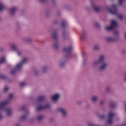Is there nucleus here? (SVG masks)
<instances>
[{
    "mask_svg": "<svg viewBox=\"0 0 126 126\" xmlns=\"http://www.w3.org/2000/svg\"><path fill=\"white\" fill-rule=\"evenodd\" d=\"M114 116L115 114L112 113H109L107 118L108 124H109V125H112V124H113V119H114Z\"/></svg>",
    "mask_w": 126,
    "mask_h": 126,
    "instance_id": "7ed1b4c3",
    "label": "nucleus"
},
{
    "mask_svg": "<svg viewBox=\"0 0 126 126\" xmlns=\"http://www.w3.org/2000/svg\"><path fill=\"white\" fill-rule=\"evenodd\" d=\"M0 78H1L2 79H4V78H5V77L4 76H1Z\"/></svg>",
    "mask_w": 126,
    "mask_h": 126,
    "instance_id": "f704fd0d",
    "label": "nucleus"
},
{
    "mask_svg": "<svg viewBox=\"0 0 126 126\" xmlns=\"http://www.w3.org/2000/svg\"><path fill=\"white\" fill-rule=\"evenodd\" d=\"M86 36V34H85V33L83 32L82 35H81V36H80V39L83 40V39H84V38H85Z\"/></svg>",
    "mask_w": 126,
    "mask_h": 126,
    "instance_id": "6ab92c4d",
    "label": "nucleus"
},
{
    "mask_svg": "<svg viewBox=\"0 0 126 126\" xmlns=\"http://www.w3.org/2000/svg\"><path fill=\"white\" fill-rule=\"evenodd\" d=\"M117 26H118V23H117V22L115 20H112L111 21V26L108 27H106L105 29L108 31H109V30H113L114 29V27H117Z\"/></svg>",
    "mask_w": 126,
    "mask_h": 126,
    "instance_id": "f03ea898",
    "label": "nucleus"
},
{
    "mask_svg": "<svg viewBox=\"0 0 126 126\" xmlns=\"http://www.w3.org/2000/svg\"><path fill=\"white\" fill-rule=\"evenodd\" d=\"M43 119H44V116L42 115L38 116L37 118V121H41Z\"/></svg>",
    "mask_w": 126,
    "mask_h": 126,
    "instance_id": "412c9836",
    "label": "nucleus"
},
{
    "mask_svg": "<svg viewBox=\"0 0 126 126\" xmlns=\"http://www.w3.org/2000/svg\"><path fill=\"white\" fill-rule=\"evenodd\" d=\"M119 0V3L120 5H122V4H123V0Z\"/></svg>",
    "mask_w": 126,
    "mask_h": 126,
    "instance_id": "c756f323",
    "label": "nucleus"
},
{
    "mask_svg": "<svg viewBox=\"0 0 126 126\" xmlns=\"http://www.w3.org/2000/svg\"><path fill=\"white\" fill-rule=\"evenodd\" d=\"M15 72H16L15 70H13L11 72V74H15Z\"/></svg>",
    "mask_w": 126,
    "mask_h": 126,
    "instance_id": "7c9ffc66",
    "label": "nucleus"
},
{
    "mask_svg": "<svg viewBox=\"0 0 126 126\" xmlns=\"http://www.w3.org/2000/svg\"><path fill=\"white\" fill-rule=\"evenodd\" d=\"M107 40L108 42H114V41H115V38H112V37H109V38H107Z\"/></svg>",
    "mask_w": 126,
    "mask_h": 126,
    "instance_id": "aec40b11",
    "label": "nucleus"
},
{
    "mask_svg": "<svg viewBox=\"0 0 126 126\" xmlns=\"http://www.w3.org/2000/svg\"><path fill=\"white\" fill-rule=\"evenodd\" d=\"M15 11H16V8L12 7L11 9V12L12 14H14V13H15Z\"/></svg>",
    "mask_w": 126,
    "mask_h": 126,
    "instance_id": "f3484780",
    "label": "nucleus"
},
{
    "mask_svg": "<svg viewBox=\"0 0 126 126\" xmlns=\"http://www.w3.org/2000/svg\"><path fill=\"white\" fill-rule=\"evenodd\" d=\"M52 38L54 39V40H57V39H58V35H57V32H54L52 33Z\"/></svg>",
    "mask_w": 126,
    "mask_h": 126,
    "instance_id": "f8f14e48",
    "label": "nucleus"
},
{
    "mask_svg": "<svg viewBox=\"0 0 126 126\" xmlns=\"http://www.w3.org/2000/svg\"><path fill=\"white\" fill-rule=\"evenodd\" d=\"M5 112L7 116H10L11 115V110L10 109H6Z\"/></svg>",
    "mask_w": 126,
    "mask_h": 126,
    "instance_id": "ddd939ff",
    "label": "nucleus"
},
{
    "mask_svg": "<svg viewBox=\"0 0 126 126\" xmlns=\"http://www.w3.org/2000/svg\"><path fill=\"white\" fill-rule=\"evenodd\" d=\"M60 97V94H55L52 96V100L53 101H57L58 99Z\"/></svg>",
    "mask_w": 126,
    "mask_h": 126,
    "instance_id": "1a4fd4ad",
    "label": "nucleus"
},
{
    "mask_svg": "<svg viewBox=\"0 0 126 126\" xmlns=\"http://www.w3.org/2000/svg\"><path fill=\"white\" fill-rule=\"evenodd\" d=\"M16 126H19V125H16Z\"/></svg>",
    "mask_w": 126,
    "mask_h": 126,
    "instance_id": "a19ab883",
    "label": "nucleus"
},
{
    "mask_svg": "<svg viewBox=\"0 0 126 126\" xmlns=\"http://www.w3.org/2000/svg\"><path fill=\"white\" fill-rule=\"evenodd\" d=\"M8 104V100H6L3 102L0 103V110L5 109V106Z\"/></svg>",
    "mask_w": 126,
    "mask_h": 126,
    "instance_id": "423d86ee",
    "label": "nucleus"
},
{
    "mask_svg": "<svg viewBox=\"0 0 126 126\" xmlns=\"http://www.w3.org/2000/svg\"><path fill=\"white\" fill-rule=\"evenodd\" d=\"M71 50H72V46L63 48V51L65 53H70V52H71Z\"/></svg>",
    "mask_w": 126,
    "mask_h": 126,
    "instance_id": "6e6552de",
    "label": "nucleus"
},
{
    "mask_svg": "<svg viewBox=\"0 0 126 126\" xmlns=\"http://www.w3.org/2000/svg\"><path fill=\"white\" fill-rule=\"evenodd\" d=\"M2 117H1V115H0V119H1Z\"/></svg>",
    "mask_w": 126,
    "mask_h": 126,
    "instance_id": "58836bf2",
    "label": "nucleus"
},
{
    "mask_svg": "<svg viewBox=\"0 0 126 126\" xmlns=\"http://www.w3.org/2000/svg\"><path fill=\"white\" fill-rule=\"evenodd\" d=\"M8 97H9V99H11L12 98V97H13V94H9Z\"/></svg>",
    "mask_w": 126,
    "mask_h": 126,
    "instance_id": "c85d7f7f",
    "label": "nucleus"
},
{
    "mask_svg": "<svg viewBox=\"0 0 126 126\" xmlns=\"http://www.w3.org/2000/svg\"><path fill=\"white\" fill-rule=\"evenodd\" d=\"M93 8L94 9V11H95V12H98V11H100V8L99 7H96L93 5Z\"/></svg>",
    "mask_w": 126,
    "mask_h": 126,
    "instance_id": "4468645a",
    "label": "nucleus"
},
{
    "mask_svg": "<svg viewBox=\"0 0 126 126\" xmlns=\"http://www.w3.org/2000/svg\"><path fill=\"white\" fill-rule=\"evenodd\" d=\"M61 24L62 27H64L66 25V22L63 21L62 22Z\"/></svg>",
    "mask_w": 126,
    "mask_h": 126,
    "instance_id": "4be33fe9",
    "label": "nucleus"
},
{
    "mask_svg": "<svg viewBox=\"0 0 126 126\" xmlns=\"http://www.w3.org/2000/svg\"><path fill=\"white\" fill-rule=\"evenodd\" d=\"M21 110H25V107H23Z\"/></svg>",
    "mask_w": 126,
    "mask_h": 126,
    "instance_id": "e433bc0d",
    "label": "nucleus"
},
{
    "mask_svg": "<svg viewBox=\"0 0 126 126\" xmlns=\"http://www.w3.org/2000/svg\"><path fill=\"white\" fill-rule=\"evenodd\" d=\"M50 107V104H47L45 106H39L36 108V111H41V110H45Z\"/></svg>",
    "mask_w": 126,
    "mask_h": 126,
    "instance_id": "39448f33",
    "label": "nucleus"
},
{
    "mask_svg": "<svg viewBox=\"0 0 126 126\" xmlns=\"http://www.w3.org/2000/svg\"><path fill=\"white\" fill-rule=\"evenodd\" d=\"M8 90V88H7V87H5L3 89V92H6V91H7Z\"/></svg>",
    "mask_w": 126,
    "mask_h": 126,
    "instance_id": "bb28decb",
    "label": "nucleus"
},
{
    "mask_svg": "<svg viewBox=\"0 0 126 126\" xmlns=\"http://www.w3.org/2000/svg\"><path fill=\"white\" fill-rule=\"evenodd\" d=\"M27 116L26 115H23L21 117V120H25V119H26V117Z\"/></svg>",
    "mask_w": 126,
    "mask_h": 126,
    "instance_id": "a878e982",
    "label": "nucleus"
},
{
    "mask_svg": "<svg viewBox=\"0 0 126 126\" xmlns=\"http://www.w3.org/2000/svg\"><path fill=\"white\" fill-rule=\"evenodd\" d=\"M58 111H59V112H61L62 114H63V117H65V115H66V113L64 111V110L63 108H59L58 109Z\"/></svg>",
    "mask_w": 126,
    "mask_h": 126,
    "instance_id": "9d476101",
    "label": "nucleus"
},
{
    "mask_svg": "<svg viewBox=\"0 0 126 126\" xmlns=\"http://www.w3.org/2000/svg\"><path fill=\"white\" fill-rule=\"evenodd\" d=\"M98 48H99V46H98L97 45H95L94 47V50H98Z\"/></svg>",
    "mask_w": 126,
    "mask_h": 126,
    "instance_id": "2f4dec72",
    "label": "nucleus"
},
{
    "mask_svg": "<svg viewBox=\"0 0 126 126\" xmlns=\"http://www.w3.org/2000/svg\"><path fill=\"white\" fill-rule=\"evenodd\" d=\"M27 62V59L26 58H24L20 63H19V64H17L16 65V68L17 69H20V68L22 67V65H23V64H25V63H26Z\"/></svg>",
    "mask_w": 126,
    "mask_h": 126,
    "instance_id": "20e7f679",
    "label": "nucleus"
},
{
    "mask_svg": "<svg viewBox=\"0 0 126 126\" xmlns=\"http://www.w3.org/2000/svg\"><path fill=\"white\" fill-rule=\"evenodd\" d=\"M42 1H45L46 0H41Z\"/></svg>",
    "mask_w": 126,
    "mask_h": 126,
    "instance_id": "ea45409f",
    "label": "nucleus"
},
{
    "mask_svg": "<svg viewBox=\"0 0 126 126\" xmlns=\"http://www.w3.org/2000/svg\"><path fill=\"white\" fill-rule=\"evenodd\" d=\"M5 62V57H3L0 59V63H2Z\"/></svg>",
    "mask_w": 126,
    "mask_h": 126,
    "instance_id": "a211bd4d",
    "label": "nucleus"
},
{
    "mask_svg": "<svg viewBox=\"0 0 126 126\" xmlns=\"http://www.w3.org/2000/svg\"><path fill=\"white\" fill-rule=\"evenodd\" d=\"M54 47L55 48V49H58V48H59V44L58 43V42H56L54 44Z\"/></svg>",
    "mask_w": 126,
    "mask_h": 126,
    "instance_id": "5701e85b",
    "label": "nucleus"
},
{
    "mask_svg": "<svg viewBox=\"0 0 126 126\" xmlns=\"http://www.w3.org/2000/svg\"><path fill=\"white\" fill-rule=\"evenodd\" d=\"M106 66H107V63H104L103 65L99 67V69L102 70V69H104Z\"/></svg>",
    "mask_w": 126,
    "mask_h": 126,
    "instance_id": "2eb2a0df",
    "label": "nucleus"
},
{
    "mask_svg": "<svg viewBox=\"0 0 126 126\" xmlns=\"http://www.w3.org/2000/svg\"><path fill=\"white\" fill-rule=\"evenodd\" d=\"M101 119H104V118H105L104 116H101Z\"/></svg>",
    "mask_w": 126,
    "mask_h": 126,
    "instance_id": "4c0bfd02",
    "label": "nucleus"
},
{
    "mask_svg": "<svg viewBox=\"0 0 126 126\" xmlns=\"http://www.w3.org/2000/svg\"><path fill=\"white\" fill-rule=\"evenodd\" d=\"M25 85V83L24 82H22L20 83V86H24Z\"/></svg>",
    "mask_w": 126,
    "mask_h": 126,
    "instance_id": "cd10ccee",
    "label": "nucleus"
},
{
    "mask_svg": "<svg viewBox=\"0 0 126 126\" xmlns=\"http://www.w3.org/2000/svg\"><path fill=\"white\" fill-rule=\"evenodd\" d=\"M104 63V56L101 55L99 58V60L97 62H94V64H97L98 63Z\"/></svg>",
    "mask_w": 126,
    "mask_h": 126,
    "instance_id": "0eeeda50",
    "label": "nucleus"
},
{
    "mask_svg": "<svg viewBox=\"0 0 126 126\" xmlns=\"http://www.w3.org/2000/svg\"><path fill=\"white\" fill-rule=\"evenodd\" d=\"M11 48L13 50V51H16V47H15V45H11Z\"/></svg>",
    "mask_w": 126,
    "mask_h": 126,
    "instance_id": "b1692460",
    "label": "nucleus"
},
{
    "mask_svg": "<svg viewBox=\"0 0 126 126\" xmlns=\"http://www.w3.org/2000/svg\"><path fill=\"white\" fill-rule=\"evenodd\" d=\"M116 107V104H114L113 105L111 106V107L113 109Z\"/></svg>",
    "mask_w": 126,
    "mask_h": 126,
    "instance_id": "72a5a7b5",
    "label": "nucleus"
},
{
    "mask_svg": "<svg viewBox=\"0 0 126 126\" xmlns=\"http://www.w3.org/2000/svg\"><path fill=\"white\" fill-rule=\"evenodd\" d=\"M4 9V5L2 4V3H0V11H2Z\"/></svg>",
    "mask_w": 126,
    "mask_h": 126,
    "instance_id": "dca6fc26",
    "label": "nucleus"
},
{
    "mask_svg": "<svg viewBox=\"0 0 126 126\" xmlns=\"http://www.w3.org/2000/svg\"><path fill=\"white\" fill-rule=\"evenodd\" d=\"M92 100L93 102H95V101H96V100H97V97L96 96H94L92 98Z\"/></svg>",
    "mask_w": 126,
    "mask_h": 126,
    "instance_id": "393cba45",
    "label": "nucleus"
},
{
    "mask_svg": "<svg viewBox=\"0 0 126 126\" xmlns=\"http://www.w3.org/2000/svg\"><path fill=\"white\" fill-rule=\"evenodd\" d=\"M17 53L18 54V56H20V54H21L20 51H17Z\"/></svg>",
    "mask_w": 126,
    "mask_h": 126,
    "instance_id": "c9c22d12",
    "label": "nucleus"
},
{
    "mask_svg": "<svg viewBox=\"0 0 126 126\" xmlns=\"http://www.w3.org/2000/svg\"><path fill=\"white\" fill-rule=\"evenodd\" d=\"M118 17H119V19H123V15H119Z\"/></svg>",
    "mask_w": 126,
    "mask_h": 126,
    "instance_id": "473e14b6",
    "label": "nucleus"
},
{
    "mask_svg": "<svg viewBox=\"0 0 126 126\" xmlns=\"http://www.w3.org/2000/svg\"><path fill=\"white\" fill-rule=\"evenodd\" d=\"M45 100V96H40L37 98V101L39 102H43V101Z\"/></svg>",
    "mask_w": 126,
    "mask_h": 126,
    "instance_id": "9b49d317",
    "label": "nucleus"
},
{
    "mask_svg": "<svg viewBox=\"0 0 126 126\" xmlns=\"http://www.w3.org/2000/svg\"><path fill=\"white\" fill-rule=\"evenodd\" d=\"M107 10L110 12L111 14L117 15L118 12L117 11V6L116 5H113L109 8H106Z\"/></svg>",
    "mask_w": 126,
    "mask_h": 126,
    "instance_id": "f257e3e1",
    "label": "nucleus"
}]
</instances>
